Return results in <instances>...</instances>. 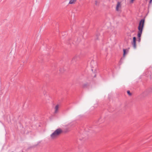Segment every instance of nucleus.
Here are the masks:
<instances>
[{"mask_svg":"<svg viewBox=\"0 0 152 152\" xmlns=\"http://www.w3.org/2000/svg\"><path fill=\"white\" fill-rule=\"evenodd\" d=\"M77 0H70L69 2V4H74L76 1Z\"/></svg>","mask_w":152,"mask_h":152,"instance_id":"1a4fd4ad","label":"nucleus"},{"mask_svg":"<svg viewBox=\"0 0 152 152\" xmlns=\"http://www.w3.org/2000/svg\"><path fill=\"white\" fill-rule=\"evenodd\" d=\"M92 131H91V130H90V131H89V132L91 133V132H92Z\"/></svg>","mask_w":152,"mask_h":152,"instance_id":"f3484780","label":"nucleus"},{"mask_svg":"<svg viewBox=\"0 0 152 152\" xmlns=\"http://www.w3.org/2000/svg\"><path fill=\"white\" fill-rule=\"evenodd\" d=\"M100 35V34L99 33H98L96 34V38L95 39L96 40H99V37Z\"/></svg>","mask_w":152,"mask_h":152,"instance_id":"9d476101","label":"nucleus"},{"mask_svg":"<svg viewBox=\"0 0 152 152\" xmlns=\"http://www.w3.org/2000/svg\"><path fill=\"white\" fill-rule=\"evenodd\" d=\"M148 0H145V1H147Z\"/></svg>","mask_w":152,"mask_h":152,"instance_id":"4be33fe9","label":"nucleus"},{"mask_svg":"<svg viewBox=\"0 0 152 152\" xmlns=\"http://www.w3.org/2000/svg\"><path fill=\"white\" fill-rule=\"evenodd\" d=\"M121 7V2L119 1H118L117 3V4L116 5V11H118L119 10V7Z\"/></svg>","mask_w":152,"mask_h":152,"instance_id":"423d86ee","label":"nucleus"},{"mask_svg":"<svg viewBox=\"0 0 152 152\" xmlns=\"http://www.w3.org/2000/svg\"><path fill=\"white\" fill-rule=\"evenodd\" d=\"M96 75L95 74V75H94V77H96Z\"/></svg>","mask_w":152,"mask_h":152,"instance_id":"a211bd4d","label":"nucleus"},{"mask_svg":"<svg viewBox=\"0 0 152 152\" xmlns=\"http://www.w3.org/2000/svg\"><path fill=\"white\" fill-rule=\"evenodd\" d=\"M147 91H145L142 94V95L143 96H145L147 95Z\"/></svg>","mask_w":152,"mask_h":152,"instance_id":"f8f14e48","label":"nucleus"},{"mask_svg":"<svg viewBox=\"0 0 152 152\" xmlns=\"http://www.w3.org/2000/svg\"><path fill=\"white\" fill-rule=\"evenodd\" d=\"M96 3H97V1H96Z\"/></svg>","mask_w":152,"mask_h":152,"instance_id":"6ab92c4d","label":"nucleus"},{"mask_svg":"<svg viewBox=\"0 0 152 152\" xmlns=\"http://www.w3.org/2000/svg\"><path fill=\"white\" fill-rule=\"evenodd\" d=\"M90 85V83H86L83 84L82 87L83 88H88Z\"/></svg>","mask_w":152,"mask_h":152,"instance_id":"0eeeda50","label":"nucleus"},{"mask_svg":"<svg viewBox=\"0 0 152 152\" xmlns=\"http://www.w3.org/2000/svg\"><path fill=\"white\" fill-rule=\"evenodd\" d=\"M123 56L121 58V59L119 61V63L120 64H121L122 63V60H123L124 59L125 55L127 53L128 51V50H127L126 49H123Z\"/></svg>","mask_w":152,"mask_h":152,"instance_id":"7ed1b4c3","label":"nucleus"},{"mask_svg":"<svg viewBox=\"0 0 152 152\" xmlns=\"http://www.w3.org/2000/svg\"><path fill=\"white\" fill-rule=\"evenodd\" d=\"M145 23V19L144 18L141 19L139 23L138 27V31L137 33L138 41L140 42L141 41V37L142 33Z\"/></svg>","mask_w":152,"mask_h":152,"instance_id":"f257e3e1","label":"nucleus"},{"mask_svg":"<svg viewBox=\"0 0 152 152\" xmlns=\"http://www.w3.org/2000/svg\"><path fill=\"white\" fill-rule=\"evenodd\" d=\"M29 132H28L27 133H26V134H27Z\"/></svg>","mask_w":152,"mask_h":152,"instance_id":"aec40b11","label":"nucleus"},{"mask_svg":"<svg viewBox=\"0 0 152 152\" xmlns=\"http://www.w3.org/2000/svg\"><path fill=\"white\" fill-rule=\"evenodd\" d=\"M152 2V0H150L149 1V6L148 7V8L149 7L150 4H151V3Z\"/></svg>","mask_w":152,"mask_h":152,"instance_id":"4468645a","label":"nucleus"},{"mask_svg":"<svg viewBox=\"0 0 152 152\" xmlns=\"http://www.w3.org/2000/svg\"><path fill=\"white\" fill-rule=\"evenodd\" d=\"M149 92H152V86L149 89Z\"/></svg>","mask_w":152,"mask_h":152,"instance_id":"ddd939ff","label":"nucleus"},{"mask_svg":"<svg viewBox=\"0 0 152 152\" xmlns=\"http://www.w3.org/2000/svg\"><path fill=\"white\" fill-rule=\"evenodd\" d=\"M14 152V151H12V152Z\"/></svg>","mask_w":152,"mask_h":152,"instance_id":"412c9836","label":"nucleus"},{"mask_svg":"<svg viewBox=\"0 0 152 152\" xmlns=\"http://www.w3.org/2000/svg\"><path fill=\"white\" fill-rule=\"evenodd\" d=\"M135 31L134 30H132L130 31V32L132 33H133Z\"/></svg>","mask_w":152,"mask_h":152,"instance_id":"2eb2a0df","label":"nucleus"},{"mask_svg":"<svg viewBox=\"0 0 152 152\" xmlns=\"http://www.w3.org/2000/svg\"><path fill=\"white\" fill-rule=\"evenodd\" d=\"M80 58L79 56H76L73 57L72 60V63H74L76 62L77 61L79 60Z\"/></svg>","mask_w":152,"mask_h":152,"instance_id":"39448f33","label":"nucleus"},{"mask_svg":"<svg viewBox=\"0 0 152 152\" xmlns=\"http://www.w3.org/2000/svg\"><path fill=\"white\" fill-rule=\"evenodd\" d=\"M63 132V130L60 128L57 129L50 135V137L52 139L56 138L61 134Z\"/></svg>","mask_w":152,"mask_h":152,"instance_id":"f03ea898","label":"nucleus"},{"mask_svg":"<svg viewBox=\"0 0 152 152\" xmlns=\"http://www.w3.org/2000/svg\"><path fill=\"white\" fill-rule=\"evenodd\" d=\"M127 94L129 96H131L132 95V94L130 92L129 90H127Z\"/></svg>","mask_w":152,"mask_h":152,"instance_id":"9b49d317","label":"nucleus"},{"mask_svg":"<svg viewBox=\"0 0 152 152\" xmlns=\"http://www.w3.org/2000/svg\"><path fill=\"white\" fill-rule=\"evenodd\" d=\"M134 0H131V2H133L134 1Z\"/></svg>","mask_w":152,"mask_h":152,"instance_id":"dca6fc26","label":"nucleus"},{"mask_svg":"<svg viewBox=\"0 0 152 152\" xmlns=\"http://www.w3.org/2000/svg\"><path fill=\"white\" fill-rule=\"evenodd\" d=\"M58 107H59V105L58 104H57L55 106V111L54 112L55 113H57V112H58Z\"/></svg>","mask_w":152,"mask_h":152,"instance_id":"6e6552de","label":"nucleus"},{"mask_svg":"<svg viewBox=\"0 0 152 152\" xmlns=\"http://www.w3.org/2000/svg\"><path fill=\"white\" fill-rule=\"evenodd\" d=\"M136 37H134L133 38V41L132 42V45L133 47L134 48H136Z\"/></svg>","mask_w":152,"mask_h":152,"instance_id":"20e7f679","label":"nucleus"}]
</instances>
